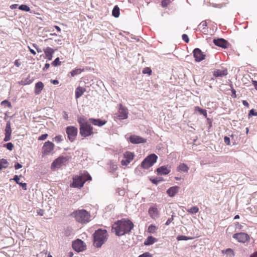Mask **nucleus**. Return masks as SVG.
Returning <instances> with one entry per match:
<instances>
[{
  "mask_svg": "<svg viewBox=\"0 0 257 257\" xmlns=\"http://www.w3.org/2000/svg\"><path fill=\"white\" fill-rule=\"evenodd\" d=\"M134 227L133 223L129 219H122L115 222L112 226V230L117 236L129 233Z\"/></svg>",
  "mask_w": 257,
  "mask_h": 257,
  "instance_id": "obj_1",
  "label": "nucleus"
},
{
  "mask_svg": "<svg viewBox=\"0 0 257 257\" xmlns=\"http://www.w3.org/2000/svg\"><path fill=\"white\" fill-rule=\"evenodd\" d=\"M77 121L80 125V134L82 137H87L94 134L93 127L89 123V120H86L85 118L80 117L78 118Z\"/></svg>",
  "mask_w": 257,
  "mask_h": 257,
  "instance_id": "obj_2",
  "label": "nucleus"
},
{
  "mask_svg": "<svg viewBox=\"0 0 257 257\" xmlns=\"http://www.w3.org/2000/svg\"><path fill=\"white\" fill-rule=\"evenodd\" d=\"M108 234L105 229H98L93 234L94 244L97 247H100L108 238Z\"/></svg>",
  "mask_w": 257,
  "mask_h": 257,
  "instance_id": "obj_3",
  "label": "nucleus"
},
{
  "mask_svg": "<svg viewBox=\"0 0 257 257\" xmlns=\"http://www.w3.org/2000/svg\"><path fill=\"white\" fill-rule=\"evenodd\" d=\"M71 215L75 220L81 224H86L90 221V214L84 209H78L73 211Z\"/></svg>",
  "mask_w": 257,
  "mask_h": 257,
  "instance_id": "obj_4",
  "label": "nucleus"
},
{
  "mask_svg": "<svg viewBox=\"0 0 257 257\" xmlns=\"http://www.w3.org/2000/svg\"><path fill=\"white\" fill-rule=\"evenodd\" d=\"M92 178L87 172H85L79 175H76L73 178V182L70 185L74 188H81L83 186L86 181L91 180Z\"/></svg>",
  "mask_w": 257,
  "mask_h": 257,
  "instance_id": "obj_5",
  "label": "nucleus"
},
{
  "mask_svg": "<svg viewBox=\"0 0 257 257\" xmlns=\"http://www.w3.org/2000/svg\"><path fill=\"white\" fill-rule=\"evenodd\" d=\"M157 159V156L155 154H152L143 160L141 163V167L144 169H148L156 162Z\"/></svg>",
  "mask_w": 257,
  "mask_h": 257,
  "instance_id": "obj_6",
  "label": "nucleus"
},
{
  "mask_svg": "<svg viewBox=\"0 0 257 257\" xmlns=\"http://www.w3.org/2000/svg\"><path fill=\"white\" fill-rule=\"evenodd\" d=\"M70 159L69 156H60L55 159L51 165L52 169H54L56 168H60L63 165L65 164Z\"/></svg>",
  "mask_w": 257,
  "mask_h": 257,
  "instance_id": "obj_7",
  "label": "nucleus"
},
{
  "mask_svg": "<svg viewBox=\"0 0 257 257\" xmlns=\"http://www.w3.org/2000/svg\"><path fill=\"white\" fill-rule=\"evenodd\" d=\"M66 133L67 135L69 140L73 142L77 137L78 130L77 128L74 126H68L66 128Z\"/></svg>",
  "mask_w": 257,
  "mask_h": 257,
  "instance_id": "obj_8",
  "label": "nucleus"
},
{
  "mask_svg": "<svg viewBox=\"0 0 257 257\" xmlns=\"http://www.w3.org/2000/svg\"><path fill=\"white\" fill-rule=\"evenodd\" d=\"M54 144L50 141L46 142L42 148V153L43 156L49 155L54 149Z\"/></svg>",
  "mask_w": 257,
  "mask_h": 257,
  "instance_id": "obj_9",
  "label": "nucleus"
},
{
  "mask_svg": "<svg viewBox=\"0 0 257 257\" xmlns=\"http://www.w3.org/2000/svg\"><path fill=\"white\" fill-rule=\"evenodd\" d=\"M135 157L134 153L126 151L123 154V159L121 161V164L122 166H127L134 159Z\"/></svg>",
  "mask_w": 257,
  "mask_h": 257,
  "instance_id": "obj_10",
  "label": "nucleus"
},
{
  "mask_svg": "<svg viewBox=\"0 0 257 257\" xmlns=\"http://www.w3.org/2000/svg\"><path fill=\"white\" fill-rule=\"evenodd\" d=\"M233 237L238 242L242 243H244L249 239V236L244 232L235 233L233 235Z\"/></svg>",
  "mask_w": 257,
  "mask_h": 257,
  "instance_id": "obj_11",
  "label": "nucleus"
},
{
  "mask_svg": "<svg viewBox=\"0 0 257 257\" xmlns=\"http://www.w3.org/2000/svg\"><path fill=\"white\" fill-rule=\"evenodd\" d=\"M72 247L75 250L80 252L85 249L86 245L82 240L77 239L73 242Z\"/></svg>",
  "mask_w": 257,
  "mask_h": 257,
  "instance_id": "obj_12",
  "label": "nucleus"
},
{
  "mask_svg": "<svg viewBox=\"0 0 257 257\" xmlns=\"http://www.w3.org/2000/svg\"><path fill=\"white\" fill-rule=\"evenodd\" d=\"M193 53L196 62H200L205 58V55L199 48L194 49Z\"/></svg>",
  "mask_w": 257,
  "mask_h": 257,
  "instance_id": "obj_13",
  "label": "nucleus"
},
{
  "mask_svg": "<svg viewBox=\"0 0 257 257\" xmlns=\"http://www.w3.org/2000/svg\"><path fill=\"white\" fill-rule=\"evenodd\" d=\"M148 213L150 216L153 219H157L159 215V211L157 204L151 206L148 210Z\"/></svg>",
  "mask_w": 257,
  "mask_h": 257,
  "instance_id": "obj_14",
  "label": "nucleus"
},
{
  "mask_svg": "<svg viewBox=\"0 0 257 257\" xmlns=\"http://www.w3.org/2000/svg\"><path fill=\"white\" fill-rule=\"evenodd\" d=\"M129 140L131 143L134 144L145 143L146 142L145 139L136 135H131L129 138Z\"/></svg>",
  "mask_w": 257,
  "mask_h": 257,
  "instance_id": "obj_15",
  "label": "nucleus"
},
{
  "mask_svg": "<svg viewBox=\"0 0 257 257\" xmlns=\"http://www.w3.org/2000/svg\"><path fill=\"white\" fill-rule=\"evenodd\" d=\"M213 43L216 46L222 47L223 48H227L229 45L228 42L222 38L214 39Z\"/></svg>",
  "mask_w": 257,
  "mask_h": 257,
  "instance_id": "obj_16",
  "label": "nucleus"
},
{
  "mask_svg": "<svg viewBox=\"0 0 257 257\" xmlns=\"http://www.w3.org/2000/svg\"><path fill=\"white\" fill-rule=\"evenodd\" d=\"M127 109L124 107L122 104H120L118 110V117L122 119H126L127 117Z\"/></svg>",
  "mask_w": 257,
  "mask_h": 257,
  "instance_id": "obj_17",
  "label": "nucleus"
},
{
  "mask_svg": "<svg viewBox=\"0 0 257 257\" xmlns=\"http://www.w3.org/2000/svg\"><path fill=\"white\" fill-rule=\"evenodd\" d=\"M228 74V70L226 68L222 69H216L213 71V75L215 77L225 76Z\"/></svg>",
  "mask_w": 257,
  "mask_h": 257,
  "instance_id": "obj_18",
  "label": "nucleus"
},
{
  "mask_svg": "<svg viewBox=\"0 0 257 257\" xmlns=\"http://www.w3.org/2000/svg\"><path fill=\"white\" fill-rule=\"evenodd\" d=\"M46 58L48 59V60L51 61L52 59L53 55L54 53V50L50 48V47H47L43 50Z\"/></svg>",
  "mask_w": 257,
  "mask_h": 257,
  "instance_id": "obj_19",
  "label": "nucleus"
},
{
  "mask_svg": "<svg viewBox=\"0 0 257 257\" xmlns=\"http://www.w3.org/2000/svg\"><path fill=\"white\" fill-rule=\"evenodd\" d=\"M89 121L92 123L93 125L98 126H101L104 125L106 122V120H103L100 119H95L93 118H89Z\"/></svg>",
  "mask_w": 257,
  "mask_h": 257,
  "instance_id": "obj_20",
  "label": "nucleus"
},
{
  "mask_svg": "<svg viewBox=\"0 0 257 257\" xmlns=\"http://www.w3.org/2000/svg\"><path fill=\"white\" fill-rule=\"evenodd\" d=\"M179 189V187L178 186H173L169 188L167 191V193L169 196L173 197L178 192Z\"/></svg>",
  "mask_w": 257,
  "mask_h": 257,
  "instance_id": "obj_21",
  "label": "nucleus"
},
{
  "mask_svg": "<svg viewBox=\"0 0 257 257\" xmlns=\"http://www.w3.org/2000/svg\"><path fill=\"white\" fill-rule=\"evenodd\" d=\"M157 172L160 175H167L170 172V170L165 166H163L158 168Z\"/></svg>",
  "mask_w": 257,
  "mask_h": 257,
  "instance_id": "obj_22",
  "label": "nucleus"
},
{
  "mask_svg": "<svg viewBox=\"0 0 257 257\" xmlns=\"http://www.w3.org/2000/svg\"><path fill=\"white\" fill-rule=\"evenodd\" d=\"M44 87V85L42 82L40 81L37 82L35 84V93L37 95L39 94L41 92L42 90L43 89Z\"/></svg>",
  "mask_w": 257,
  "mask_h": 257,
  "instance_id": "obj_23",
  "label": "nucleus"
},
{
  "mask_svg": "<svg viewBox=\"0 0 257 257\" xmlns=\"http://www.w3.org/2000/svg\"><path fill=\"white\" fill-rule=\"evenodd\" d=\"M86 91L85 88L79 86L75 90V97L76 98H78L81 97L84 92Z\"/></svg>",
  "mask_w": 257,
  "mask_h": 257,
  "instance_id": "obj_24",
  "label": "nucleus"
},
{
  "mask_svg": "<svg viewBox=\"0 0 257 257\" xmlns=\"http://www.w3.org/2000/svg\"><path fill=\"white\" fill-rule=\"evenodd\" d=\"M189 170V167L188 166L184 164H180L177 168V171L178 172H183L187 173Z\"/></svg>",
  "mask_w": 257,
  "mask_h": 257,
  "instance_id": "obj_25",
  "label": "nucleus"
},
{
  "mask_svg": "<svg viewBox=\"0 0 257 257\" xmlns=\"http://www.w3.org/2000/svg\"><path fill=\"white\" fill-rule=\"evenodd\" d=\"M157 241V239L152 236H149L147 237L144 242V244L149 245L153 244Z\"/></svg>",
  "mask_w": 257,
  "mask_h": 257,
  "instance_id": "obj_26",
  "label": "nucleus"
},
{
  "mask_svg": "<svg viewBox=\"0 0 257 257\" xmlns=\"http://www.w3.org/2000/svg\"><path fill=\"white\" fill-rule=\"evenodd\" d=\"M207 24L206 21H204L201 22L198 26L199 29L202 31L204 33H206L207 31Z\"/></svg>",
  "mask_w": 257,
  "mask_h": 257,
  "instance_id": "obj_27",
  "label": "nucleus"
},
{
  "mask_svg": "<svg viewBox=\"0 0 257 257\" xmlns=\"http://www.w3.org/2000/svg\"><path fill=\"white\" fill-rule=\"evenodd\" d=\"M9 166V163L5 159H0V170L3 169H6Z\"/></svg>",
  "mask_w": 257,
  "mask_h": 257,
  "instance_id": "obj_28",
  "label": "nucleus"
},
{
  "mask_svg": "<svg viewBox=\"0 0 257 257\" xmlns=\"http://www.w3.org/2000/svg\"><path fill=\"white\" fill-rule=\"evenodd\" d=\"M119 8L117 6H114L112 11V15L115 18H118L119 16Z\"/></svg>",
  "mask_w": 257,
  "mask_h": 257,
  "instance_id": "obj_29",
  "label": "nucleus"
},
{
  "mask_svg": "<svg viewBox=\"0 0 257 257\" xmlns=\"http://www.w3.org/2000/svg\"><path fill=\"white\" fill-rule=\"evenodd\" d=\"M83 70H84L83 69H81V68H76V69H75L74 70H73L70 72L71 76L72 77H74L75 75H78V74H80L83 71Z\"/></svg>",
  "mask_w": 257,
  "mask_h": 257,
  "instance_id": "obj_30",
  "label": "nucleus"
},
{
  "mask_svg": "<svg viewBox=\"0 0 257 257\" xmlns=\"http://www.w3.org/2000/svg\"><path fill=\"white\" fill-rule=\"evenodd\" d=\"M194 109L195 111H198L200 114H203L205 117L207 116L206 110L202 109L199 106H195Z\"/></svg>",
  "mask_w": 257,
  "mask_h": 257,
  "instance_id": "obj_31",
  "label": "nucleus"
},
{
  "mask_svg": "<svg viewBox=\"0 0 257 257\" xmlns=\"http://www.w3.org/2000/svg\"><path fill=\"white\" fill-rule=\"evenodd\" d=\"M12 134V129L11 127V122L10 121H8L6 124V126L5 128V134L11 135Z\"/></svg>",
  "mask_w": 257,
  "mask_h": 257,
  "instance_id": "obj_32",
  "label": "nucleus"
},
{
  "mask_svg": "<svg viewBox=\"0 0 257 257\" xmlns=\"http://www.w3.org/2000/svg\"><path fill=\"white\" fill-rule=\"evenodd\" d=\"M199 211V208L197 206H193L187 210V211L191 214H195Z\"/></svg>",
  "mask_w": 257,
  "mask_h": 257,
  "instance_id": "obj_33",
  "label": "nucleus"
},
{
  "mask_svg": "<svg viewBox=\"0 0 257 257\" xmlns=\"http://www.w3.org/2000/svg\"><path fill=\"white\" fill-rule=\"evenodd\" d=\"M157 229V227L154 225H150L148 228V231L150 233H154Z\"/></svg>",
  "mask_w": 257,
  "mask_h": 257,
  "instance_id": "obj_34",
  "label": "nucleus"
},
{
  "mask_svg": "<svg viewBox=\"0 0 257 257\" xmlns=\"http://www.w3.org/2000/svg\"><path fill=\"white\" fill-rule=\"evenodd\" d=\"M193 239L192 237H188V236H186L185 235H179L177 237V239L178 241L183 240H189V239Z\"/></svg>",
  "mask_w": 257,
  "mask_h": 257,
  "instance_id": "obj_35",
  "label": "nucleus"
},
{
  "mask_svg": "<svg viewBox=\"0 0 257 257\" xmlns=\"http://www.w3.org/2000/svg\"><path fill=\"white\" fill-rule=\"evenodd\" d=\"M19 9L21 10L24 11L26 12H29L30 11V8L26 5H22L19 6Z\"/></svg>",
  "mask_w": 257,
  "mask_h": 257,
  "instance_id": "obj_36",
  "label": "nucleus"
},
{
  "mask_svg": "<svg viewBox=\"0 0 257 257\" xmlns=\"http://www.w3.org/2000/svg\"><path fill=\"white\" fill-rule=\"evenodd\" d=\"M152 71L150 68L146 67L143 70V73L144 74H148L149 75L152 74Z\"/></svg>",
  "mask_w": 257,
  "mask_h": 257,
  "instance_id": "obj_37",
  "label": "nucleus"
},
{
  "mask_svg": "<svg viewBox=\"0 0 257 257\" xmlns=\"http://www.w3.org/2000/svg\"><path fill=\"white\" fill-rule=\"evenodd\" d=\"M172 0H162V6L163 7H167L168 5H169L171 1Z\"/></svg>",
  "mask_w": 257,
  "mask_h": 257,
  "instance_id": "obj_38",
  "label": "nucleus"
},
{
  "mask_svg": "<svg viewBox=\"0 0 257 257\" xmlns=\"http://www.w3.org/2000/svg\"><path fill=\"white\" fill-rule=\"evenodd\" d=\"M63 138H62V136L61 135H58V136H56L54 138V141H55L56 143H60L61 142H62L63 141Z\"/></svg>",
  "mask_w": 257,
  "mask_h": 257,
  "instance_id": "obj_39",
  "label": "nucleus"
},
{
  "mask_svg": "<svg viewBox=\"0 0 257 257\" xmlns=\"http://www.w3.org/2000/svg\"><path fill=\"white\" fill-rule=\"evenodd\" d=\"M61 62L60 61L59 58H57L52 63V65L53 66H57L58 65H61Z\"/></svg>",
  "mask_w": 257,
  "mask_h": 257,
  "instance_id": "obj_40",
  "label": "nucleus"
},
{
  "mask_svg": "<svg viewBox=\"0 0 257 257\" xmlns=\"http://www.w3.org/2000/svg\"><path fill=\"white\" fill-rule=\"evenodd\" d=\"M8 150L12 151L14 148V145L12 143H8L5 145Z\"/></svg>",
  "mask_w": 257,
  "mask_h": 257,
  "instance_id": "obj_41",
  "label": "nucleus"
},
{
  "mask_svg": "<svg viewBox=\"0 0 257 257\" xmlns=\"http://www.w3.org/2000/svg\"><path fill=\"white\" fill-rule=\"evenodd\" d=\"M138 257H152V255L149 252H146L140 255Z\"/></svg>",
  "mask_w": 257,
  "mask_h": 257,
  "instance_id": "obj_42",
  "label": "nucleus"
},
{
  "mask_svg": "<svg viewBox=\"0 0 257 257\" xmlns=\"http://www.w3.org/2000/svg\"><path fill=\"white\" fill-rule=\"evenodd\" d=\"M48 134H43L41 136H40L39 138H38V140L39 141H43V140H45L47 139V138L48 137Z\"/></svg>",
  "mask_w": 257,
  "mask_h": 257,
  "instance_id": "obj_43",
  "label": "nucleus"
},
{
  "mask_svg": "<svg viewBox=\"0 0 257 257\" xmlns=\"http://www.w3.org/2000/svg\"><path fill=\"white\" fill-rule=\"evenodd\" d=\"M224 141L226 145L229 146L230 145V138L227 136L224 138Z\"/></svg>",
  "mask_w": 257,
  "mask_h": 257,
  "instance_id": "obj_44",
  "label": "nucleus"
},
{
  "mask_svg": "<svg viewBox=\"0 0 257 257\" xmlns=\"http://www.w3.org/2000/svg\"><path fill=\"white\" fill-rule=\"evenodd\" d=\"M182 39L186 42L188 43L189 41V39L186 34H183L182 36Z\"/></svg>",
  "mask_w": 257,
  "mask_h": 257,
  "instance_id": "obj_45",
  "label": "nucleus"
},
{
  "mask_svg": "<svg viewBox=\"0 0 257 257\" xmlns=\"http://www.w3.org/2000/svg\"><path fill=\"white\" fill-rule=\"evenodd\" d=\"M5 104H7L8 106L9 107H11V103L10 102H9L8 100H5L4 101H3L2 102H1V104L2 105H4Z\"/></svg>",
  "mask_w": 257,
  "mask_h": 257,
  "instance_id": "obj_46",
  "label": "nucleus"
},
{
  "mask_svg": "<svg viewBox=\"0 0 257 257\" xmlns=\"http://www.w3.org/2000/svg\"><path fill=\"white\" fill-rule=\"evenodd\" d=\"M254 115V116H257V112H254L253 109H251L248 113V116L250 117V116Z\"/></svg>",
  "mask_w": 257,
  "mask_h": 257,
  "instance_id": "obj_47",
  "label": "nucleus"
},
{
  "mask_svg": "<svg viewBox=\"0 0 257 257\" xmlns=\"http://www.w3.org/2000/svg\"><path fill=\"white\" fill-rule=\"evenodd\" d=\"M11 139V135H8V134H5V137L4 139V141L5 142H8L9 141H10Z\"/></svg>",
  "mask_w": 257,
  "mask_h": 257,
  "instance_id": "obj_48",
  "label": "nucleus"
},
{
  "mask_svg": "<svg viewBox=\"0 0 257 257\" xmlns=\"http://www.w3.org/2000/svg\"><path fill=\"white\" fill-rule=\"evenodd\" d=\"M18 184H19L24 190H27V184L26 183L20 182Z\"/></svg>",
  "mask_w": 257,
  "mask_h": 257,
  "instance_id": "obj_49",
  "label": "nucleus"
},
{
  "mask_svg": "<svg viewBox=\"0 0 257 257\" xmlns=\"http://www.w3.org/2000/svg\"><path fill=\"white\" fill-rule=\"evenodd\" d=\"M173 220V216H172L171 218H169L166 222L165 223V225H169Z\"/></svg>",
  "mask_w": 257,
  "mask_h": 257,
  "instance_id": "obj_50",
  "label": "nucleus"
},
{
  "mask_svg": "<svg viewBox=\"0 0 257 257\" xmlns=\"http://www.w3.org/2000/svg\"><path fill=\"white\" fill-rule=\"evenodd\" d=\"M13 180H14L15 181H16V182L17 184H19L20 183L19 177L18 175H15Z\"/></svg>",
  "mask_w": 257,
  "mask_h": 257,
  "instance_id": "obj_51",
  "label": "nucleus"
},
{
  "mask_svg": "<svg viewBox=\"0 0 257 257\" xmlns=\"http://www.w3.org/2000/svg\"><path fill=\"white\" fill-rule=\"evenodd\" d=\"M231 92H232V97H233V98H236V91L233 88H232L231 89Z\"/></svg>",
  "mask_w": 257,
  "mask_h": 257,
  "instance_id": "obj_52",
  "label": "nucleus"
},
{
  "mask_svg": "<svg viewBox=\"0 0 257 257\" xmlns=\"http://www.w3.org/2000/svg\"><path fill=\"white\" fill-rule=\"evenodd\" d=\"M15 65L18 67H19L21 65V62L19 61V60H16L14 62Z\"/></svg>",
  "mask_w": 257,
  "mask_h": 257,
  "instance_id": "obj_53",
  "label": "nucleus"
},
{
  "mask_svg": "<svg viewBox=\"0 0 257 257\" xmlns=\"http://www.w3.org/2000/svg\"><path fill=\"white\" fill-rule=\"evenodd\" d=\"M151 181L153 184H157L160 182V180H158V179H151Z\"/></svg>",
  "mask_w": 257,
  "mask_h": 257,
  "instance_id": "obj_54",
  "label": "nucleus"
},
{
  "mask_svg": "<svg viewBox=\"0 0 257 257\" xmlns=\"http://www.w3.org/2000/svg\"><path fill=\"white\" fill-rule=\"evenodd\" d=\"M44 212L43 209H40L37 211V213L40 216H43L44 215Z\"/></svg>",
  "mask_w": 257,
  "mask_h": 257,
  "instance_id": "obj_55",
  "label": "nucleus"
},
{
  "mask_svg": "<svg viewBox=\"0 0 257 257\" xmlns=\"http://www.w3.org/2000/svg\"><path fill=\"white\" fill-rule=\"evenodd\" d=\"M22 167V165H21L20 164L17 163L16 164H15V169L17 170V169H20Z\"/></svg>",
  "mask_w": 257,
  "mask_h": 257,
  "instance_id": "obj_56",
  "label": "nucleus"
},
{
  "mask_svg": "<svg viewBox=\"0 0 257 257\" xmlns=\"http://www.w3.org/2000/svg\"><path fill=\"white\" fill-rule=\"evenodd\" d=\"M33 46L37 50V51L38 53L42 52V50L38 48L37 45L36 44H33Z\"/></svg>",
  "mask_w": 257,
  "mask_h": 257,
  "instance_id": "obj_57",
  "label": "nucleus"
},
{
  "mask_svg": "<svg viewBox=\"0 0 257 257\" xmlns=\"http://www.w3.org/2000/svg\"><path fill=\"white\" fill-rule=\"evenodd\" d=\"M64 115H63V117L66 120H68V115L67 114V113L66 112V111H64Z\"/></svg>",
  "mask_w": 257,
  "mask_h": 257,
  "instance_id": "obj_58",
  "label": "nucleus"
},
{
  "mask_svg": "<svg viewBox=\"0 0 257 257\" xmlns=\"http://www.w3.org/2000/svg\"><path fill=\"white\" fill-rule=\"evenodd\" d=\"M225 252L226 253L230 252V253H232V254H233V251L231 248H227V249H226V250H225ZM233 255H234V254H233Z\"/></svg>",
  "mask_w": 257,
  "mask_h": 257,
  "instance_id": "obj_59",
  "label": "nucleus"
},
{
  "mask_svg": "<svg viewBox=\"0 0 257 257\" xmlns=\"http://www.w3.org/2000/svg\"><path fill=\"white\" fill-rule=\"evenodd\" d=\"M28 48H29V49L30 52L32 54H33L34 55H35L36 54V52L33 49H31L30 47H28Z\"/></svg>",
  "mask_w": 257,
  "mask_h": 257,
  "instance_id": "obj_60",
  "label": "nucleus"
},
{
  "mask_svg": "<svg viewBox=\"0 0 257 257\" xmlns=\"http://www.w3.org/2000/svg\"><path fill=\"white\" fill-rule=\"evenodd\" d=\"M242 104H243L244 106H246V107H249V104H248V103L246 100H243V101H242Z\"/></svg>",
  "mask_w": 257,
  "mask_h": 257,
  "instance_id": "obj_61",
  "label": "nucleus"
},
{
  "mask_svg": "<svg viewBox=\"0 0 257 257\" xmlns=\"http://www.w3.org/2000/svg\"><path fill=\"white\" fill-rule=\"evenodd\" d=\"M50 67V64L49 63H46L45 66L43 68L44 70L48 69Z\"/></svg>",
  "mask_w": 257,
  "mask_h": 257,
  "instance_id": "obj_62",
  "label": "nucleus"
},
{
  "mask_svg": "<svg viewBox=\"0 0 257 257\" xmlns=\"http://www.w3.org/2000/svg\"><path fill=\"white\" fill-rule=\"evenodd\" d=\"M252 84L255 88L257 90V81L255 80H252Z\"/></svg>",
  "mask_w": 257,
  "mask_h": 257,
  "instance_id": "obj_63",
  "label": "nucleus"
},
{
  "mask_svg": "<svg viewBox=\"0 0 257 257\" xmlns=\"http://www.w3.org/2000/svg\"><path fill=\"white\" fill-rule=\"evenodd\" d=\"M249 257H257V251L251 254Z\"/></svg>",
  "mask_w": 257,
  "mask_h": 257,
  "instance_id": "obj_64",
  "label": "nucleus"
}]
</instances>
